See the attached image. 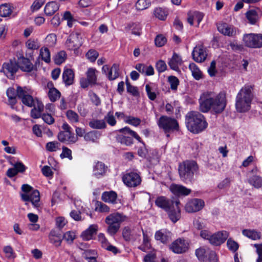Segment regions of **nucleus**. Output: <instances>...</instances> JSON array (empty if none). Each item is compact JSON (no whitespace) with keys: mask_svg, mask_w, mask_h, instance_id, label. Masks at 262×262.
<instances>
[{"mask_svg":"<svg viewBox=\"0 0 262 262\" xmlns=\"http://www.w3.org/2000/svg\"><path fill=\"white\" fill-rule=\"evenodd\" d=\"M108 170V166L103 162L95 161L93 166V176L97 179L105 176Z\"/></svg>","mask_w":262,"mask_h":262,"instance_id":"dca6fc26","label":"nucleus"},{"mask_svg":"<svg viewBox=\"0 0 262 262\" xmlns=\"http://www.w3.org/2000/svg\"><path fill=\"white\" fill-rule=\"evenodd\" d=\"M57 137L60 142L68 144L75 143L78 140V137L75 136L71 131H60Z\"/></svg>","mask_w":262,"mask_h":262,"instance_id":"4be33fe9","label":"nucleus"},{"mask_svg":"<svg viewBox=\"0 0 262 262\" xmlns=\"http://www.w3.org/2000/svg\"><path fill=\"white\" fill-rule=\"evenodd\" d=\"M180 204V201L176 200L174 205H173L170 207V209L166 211L169 219L173 223H176L181 218V211L179 207Z\"/></svg>","mask_w":262,"mask_h":262,"instance_id":"6ab92c4d","label":"nucleus"},{"mask_svg":"<svg viewBox=\"0 0 262 262\" xmlns=\"http://www.w3.org/2000/svg\"><path fill=\"white\" fill-rule=\"evenodd\" d=\"M12 10L7 4L0 6V16L7 17L11 14Z\"/></svg>","mask_w":262,"mask_h":262,"instance_id":"3c124183","label":"nucleus"},{"mask_svg":"<svg viewBox=\"0 0 262 262\" xmlns=\"http://www.w3.org/2000/svg\"><path fill=\"white\" fill-rule=\"evenodd\" d=\"M248 182L255 188H259L262 186V178L256 175H254L248 180Z\"/></svg>","mask_w":262,"mask_h":262,"instance_id":"79ce46f5","label":"nucleus"},{"mask_svg":"<svg viewBox=\"0 0 262 262\" xmlns=\"http://www.w3.org/2000/svg\"><path fill=\"white\" fill-rule=\"evenodd\" d=\"M169 249L176 254L184 253L188 249V244L185 240L181 238L173 241L169 246Z\"/></svg>","mask_w":262,"mask_h":262,"instance_id":"4468645a","label":"nucleus"},{"mask_svg":"<svg viewBox=\"0 0 262 262\" xmlns=\"http://www.w3.org/2000/svg\"><path fill=\"white\" fill-rule=\"evenodd\" d=\"M229 235L228 232L222 231L211 235L209 242L212 245L219 246L224 243Z\"/></svg>","mask_w":262,"mask_h":262,"instance_id":"aec40b11","label":"nucleus"},{"mask_svg":"<svg viewBox=\"0 0 262 262\" xmlns=\"http://www.w3.org/2000/svg\"><path fill=\"white\" fill-rule=\"evenodd\" d=\"M168 81L170 83V88L172 90H177L179 84L178 78L174 76H170L168 78Z\"/></svg>","mask_w":262,"mask_h":262,"instance_id":"864d4df0","label":"nucleus"},{"mask_svg":"<svg viewBox=\"0 0 262 262\" xmlns=\"http://www.w3.org/2000/svg\"><path fill=\"white\" fill-rule=\"evenodd\" d=\"M117 194L113 191H105L102 194L101 199L105 202L115 203Z\"/></svg>","mask_w":262,"mask_h":262,"instance_id":"2f4dec72","label":"nucleus"},{"mask_svg":"<svg viewBox=\"0 0 262 262\" xmlns=\"http://www.w3.org/2000/svg\"><path fill=\"white\" fill-rule=\"evenodd\" d=\"M67 59V54L64 51L58 52L54 57V61L56 64L60 65L64 62Z\"/></svg>","mask_w":262,"mask_h":262,"instance_id":"37998d69","label":"nucleus"},{"mask_svg":"<svg viewBox=\"0 0 262 262\" xmlns=\"http://www.w3.org/2000/svg\"><path fill=\"white\" fill-rule=\"evenodd\" d=\"M182 63L181 57L177 53H174L172 57L169 59L168 64L170 68L176 71L179 70V66Z\"/></svg>","mask_w":262,"mask_h":262,"instance_id":"c756f323","label":"nucleus"},{"mask_svg":"<svg viewBox=\"0 0 262 262\" xmlns=\"http://www.w3.org/2000/svg\"><path fill=\"white\" fill-rule=\"evenodd\" d=\"M39 56H41L42 60L47 63L50 62V52L48 48H42L40 50Z\"/></svg>","mask_w":262,"mask_h":262,"instance_id":"de8ad7c7","label":"nucleus"},{"mask_svg":"<svg viewBox=\"0 0 262 262\" xmlns=\"http://www.w3.org/2000/svg\"><path fill=\"white\" fill-rule=\"evenodd\" d=\"M98 55V52L97 51L93 49L89 50V51L86 54V57L91 62H94L97 58Z\"/></svg>","mask_w":262,"mask_h":262,"instance_id":"052dcab7","label":"nucleus"},{"mask_svg":"<svg viewBox=\"0 0 262 262\" xmlns=\"http://www.w3.org/2000/svg\"><path fill=\"white\" fill-rule=\"evenodd\" d=\"M111 126H114L116 124V120L114 116L113 112H109L104 117V120Z\"/></svg>","mask_w":262,"mask_h":262,"instance_id":"6e6d98bb","label":"nucleus"},{"mask_svg":"<svg viewBox=\"0 0 262 262\" xmlns=\"http://www.w3.org/2000/svg\"><path fill=\"white\" fill-rule=\"evenodd\" d=\"M96 255L97 252L95 250H84V252L82 253L83 257L88 259V262L91 261L92 260L97 261L96 259Z\"/></svg>","mask_w":262,"mask_h":262,"instance_id":"a19ab883","label":"nucleus"},{"mask_svg":"<svg viewBox=\"0 0 262 262\" xmlns=\"http://www.w3.org/2000/svg\"><path fill=\"white\" fill-rule=\"evenodd\" d=\"M60 143L57 141H52L46 144V148L48 151L53 152L60 149Z\"/></svg>","mask_w":262,"mask_h":262,"instance_id":"09e8293b","label":"nucleus"},{"mask_svg":"<svg viewBox=\"0 0 262 262\" xmlns=\"http://www.w3.org/2000/svg\"><path fill=\"white\" fill-rule=\"evenodd\" d=\"M126 91L135 97L139 96V92L137 87L131 85L127 78L126 79Z\"/></svg>","mask_w":262,"mask_h":262,"instance_id":"a18cd8bd","label":"nucleus"},{"mask_svg":"<svg viewBox=\"0 0 262 262\" xmlns=\"http://www.w3.org/2000/svg\"><path fill=\"white\" fill-rule=\"evenodd\" d=\"M89 125L94 129H104L106 127V124L104 120L93 119L90 121Z\"/></svg>","mask_w":262,"mask_h":262,"instance_id":"4c0bfd02","label":"nucleus"},{"mask_svg":"<svg viewBox=\"0 0 262 262\" xmlns=\"http://www.w3.org/2000/svg\"><path fill=\"white\" fill-rule=\"evenodd\" d=\"M75 74L73 70L65 67L64 68L62 74V81L65 85L68 86L73 84L74 81Z\"/></svg>","mask_w":262,"mask_h":262,"instance_id":"bb28decb","label":"nucleus"},{"mask_svg":"<svg viewBox=\"0 0 262 262\" xmlns=\"http://www.w3.org/2000/svg\"><path fill=\"white\" fill-rule=\"evenodd\" d=\"M205 203L203 200L200 199H193L189 201L185 205V210L187 212L191 213L201 210L204 206Z\"/></svg>","mask_w":262,"mask_h":262,"instance_id":"f3484780","label":"nucleus"},{"mask_svg":"<svg viewBox=\"0 0 262 262\" xmlns=\"http://www.w3.org/2000/svg\"><path fill=\"white\" fill-rule=\"evenodd\" d=\"M98 71L95 68H90L88 69V71L86 73L87 80L89 83L95 84L96 83L97 76L96 75V73Z\"/></svg>","mask_w":262,"mask_h":262,"instance_id":"473e14b6","label":"nucleus"},{"mask_svg":"<svg viewBox=\"0 0 262 262\" xmlns=\"http://www.w3.org/2000/svg\"><path fill=\"white\" fill-rule=\"evenodd\" d=\"M166 41V37L161 34L158 35L155 39V45L159 47L163 46Z\"/></svg>","mask_w":262,"mask_h":262,"instance_id":"bf43d9fd","label":"nucleus"},{"mask_svg":"<svg viewBox=\"0 0 262 262\" xmlns=\"http://www.w3.org/2000/svg\"><path fill=\"white\" fill-rule=\"evenodd\" d=\"M59 8V5L55 1L48 2L46 4L44 12L47 16H52Z\"/></svg>","mask_w":262,"mask_h":262,"instance_id":"c85d7f7f","label":"nucleus"},{"mask_svg":"<svg viewBox=\"0 0 262 262\" xmlns=\"http://www.w3.org/2000/svg\"><path fill=\"white\" fill-rule=\"evenodd\" d=\"M156 68L159 73H162L166 70L167 65L164 61L159 60L156 64Z\"/></svg>","mask_w":262,"mask_h":262,"instance_id":"680f3d73","label":"nucleus"},{"mask_svg":"<svg viewBox=\"0 0 262 262\" xmlns=\"http://www.w3.org/2000/svg\"><path fill=\"white\" fill-rule=\"evenodd\" d=\"M246 17L249 23L252 25L256 24L258 20V14L255 10H250L246 13Z\"/></svg>","mask_w":262,"mask_h":262,"instance_id":"ea45409f","label":"nucleus"},{"mask_svg":"<svg viewBox=\"0 0 262 262\" xmlns=\"http://www.w3.org/2000/svg\"><path fill=\"white\" fill-rule=\"evenodd\" d=\"M185 124L188 130L195 134L203 132L208 126L204 116L196 111H190L186 115Z\"/></svg>","mask_w":262,"mask_h":262,"instance_id":"f03ea898","label":"nucleus"},{"mask_svg":"<svg viewBox=\"0 0 262 262\" xmlns=\"http://www.w3.org/2000/svg\"><path fill=\"white\" fill-rule=\"evenodd\" d=\"M150 4L146 3V0H138L135 4L137 10H143L147 9Z\"/></svg>","mask_w":262,"mask_h":262,"instance_id":"13d9d810","label":"nucleus"},{"mask_svg":"<svg viewBox=\"0 0 262 262\" xmlns=\"http://www.w3.org/2000/svg\"><path fill=\"white\" fill-rule=\"evenodd\" d=\"M18 69L19 66L17 62L15 60H10L3 63L2 69L0 71L3 72L9 79H13L14 75Z\"/></svg>","mask_w":262,"mask_h":262,"instance_id":"f8f14e48","label":"nucleus"},{"mask_svg":"<svg viewBox=\"0 0 262 262\" xmlns=\"http://www.w3.org/2000/svg\"><path fill=\"white\" fill-rule=\"evenodd\" d=\"M75 238V234L73 231H69L66 232L62 236V239L68 244H72Z\"/></svg>","mask_w":262,"mask_h":262,"instance_id":"603ef678","label":"nucleus"},{"mask_svg":"<svg viewBox=\"0 0 262 262\" xmlns=\"http://www.w3.org/2000/svg\"><path fill=\"white\" fill-rule=\"evenodd\" d=\"M170 190L176 195H188L191 191V189L186 187L176 184H172L170 186Z\"/></svg>","mask_w":262,"mask_h":262,"instance_id":"a878e982","label":"nucleus"},{"mask_svg":"<svg viewBox=\"0 0 262 262\" xmlns=\"http://www.w3.org/2000/svg\"><path fill=\"white\" fill-rule=\"evenodd\" d=\"M21 190L25 192L20 195L23 201L31 202L35 208L39 207L40 193L38 190H33V188L28 184H23Z\"/></svg>","mask_w":262,"mask_h":262,"instance_id":"0eeeda50","label":"nucleus"},{"mask_svg":"<svg viewBox=\"0 0 262 262\" xmlns=\"http://www.w3.org/2000/svg\"><path fill=\"white\" fill-rule=\"evenodd\" d=\"M62 20H65L67 21V26L69 28H72L73 27V23L75 21L73 16L69 11H67L63 13Z\"/></svg>","mask_w":262,"mask_h":262,"instance_id":"49530a36","label":"nucleus"},{"mask_svg":"<svg viewBox=\"0 0 262 262\" xmlns=\"http://www.w3.org/2000/svg\"><path fill=\"white\" fill-rule=\"evenodd\" d=\"M160 129H162L167 137L169 134L178 132L180 126L178 121L174 118L165 115L161 116L157 121Z\"/></svg>","mask_w":262,"mask_h":262,"instance_id":"423d86ee","label":"nucleus"},{"mask_svg":"<svg viewBox=\"0 0 262 262\" xmlns=\"http://www.w3.org/2000/svg\"><path fill=\"white\" fill-rule=\"evenodd\" d=\"M120 132L125 133L126 134H129L132 137L135 138L139 142L142 143V146L140 147L138 149V155L139 157L147 159L148 161L151 162L152 160L154 157L151 156L149 153V150L147 148L144 142L141 140L140 137L137 134L136 132L130 129L128 127H125L121 128Z\"/></svg>","mask_w":262,"mask_h":262,"instance_id":"6e6552de","label":"nucleus"},{"mask_svg":"<svg viewBox=\"0 0 262 262\" xmlns=\"http://www.w3.org/2000/svg\"><path fill=\"white\" fill-rule=\"evenodd\" d=\"M168 14L167 10L161 7L156 8L154 11V16L161 20H165L167 18Z\"/></svg>","mask_w":262,"mask_h":262,"instance_id":"c9c22d12","label":"nucleus"},{"mask_svg":"<svg viewBox=\"0 0 262 262\" xmlns=\"http://www.w3.org/2000/svg\"><path fill=\"white\" fill-rule=\"evenodd\" d=\"M126 219L123 213L115 212L108 215L105 220L107 225V233L111 236H114L118 232L121 223Z\"/></svg>","mask_w":262,"mask_h":262,"instance_id":"39448f33","label":"nucleus"},{"mask_svg":"<svg viewBox=\"0 0 262 262\" xmlns=\"http://www.w3.org/2000/svg\"><path fill=\"white\" fill-rule=\"evenodd\" d=\"M7 95L8 97L9 103L13 106L14 105L16 102V89L15 90L14 88H9L7 90Z\"/></svg>","mask_w":262,"mask_h":262,"instance_id":"f704fd0d","label":"nucleus"},{"mask_svg":"<svg viewBox=\"0 0 262 262\" xmlns=\"http://www.w3.org/2000/svg\"><path fill=\"white\" fill-rule=\"evenodd\" d=\"M199 167L196 162L186 160L179 166V173L181 180L185 183H192L195 181L194 175L198 171Z\"/></svg>","mask_w":262,"mask_h":262,"instance_id":"20e7f679","label":"nucleus"},{"mask_svg":"<svg viewBox=\"0 0 262 262\" xmlns=\"http://www.w3.org/2000/svg\"><path fill=\"white\" fill-rule=\"evenodd\" d=\"M89 95L91 101L95 105L98 106L101 104V100L96 93L91 92L89 93Z\"/></svg>","mask_w":262,"mask_h":262,"instance_id":"e2e57ef3","label":"nucleus"},{"mask_svg":"<svg viewBox=\"0 0 262 262\" xmlns=\"http://www.w3.org/2000/svg\"><path fill=\"white\" fill-rule=\"evenodd\" d=\"M60 157L62 159L67 158L69 160H72L73 159L72 150L66 146H63L62 152L60 154Z\"/></svg>","mask_w":262,"mask_h":262,"instance_id":"0e129e2a","label":"nucleus"},{"mask_svg":"<svg viewBox=\"0 0 262 262\" xmlns=\"http://www.w3.org/2000/svg\"><path fill=\"white\" fill-rule=\"evenodd\" d=\"M245 45L251 48L262 47V34H246L243 36Z\"/></svg>","mask_w":262,"mask_h":262,"instance_id":"9d476101","label":"nucleus"},{"mask_svg":"<svg viewBox=\"0 0 262 262\" xmlns=\"http://www.w3.org/2000/svg\"><path fill=\"white\" fill-rule=\"evenodd\" d=\"M61 96L60 92L57 89L49 90L48 92V97L51 102H55Z\"/></svg>","mask_w":262,"mask_h":262,"instance_id":"8fccbe9b","label":"nucleus"},{"mask_svg":"<svg viewBox=\"0 0 262 262\" xmlns=\"http://www.w3.org/2000/svg\"><path fill=\"white\" fill-rule=\"evenodd\" d=\"M242 233L245 236L252 239V240H257L261 238V233L255 230L244 229Z\"/></svg>","mask_w":262,"mask_h":262,"instance_id":"72a5a7b5","label":"nucleus"},{"mask_svg":"<svg viewBox=\"0 0 262 262\" xmlns=\"http://www.w3.org/2000/svg\"><path fill=\"white\" fill-rule=\"evenodd\" d=\"M199 102L201 112L207 113L212 110L215 113L219 114L226 106V95L224 92L216 95L213 92H205L201 95Z\"/></svg>","mask_w":262,"mask_h":262,"instance_id":"f257e3e1","label":"nucleus"},{"mask_svg":"<svg viewBox=\"0 0 262 262\" xmlns=\"http://www.w3.org/2000/svg\"><path fill=\"white\" fill-rule=\"evenodd\" d=\"M122 236L124 239L127 242L135 240V237L129 227H125L124 228L122 231Z\"/></svg>","mask_w":262,"mask_h":262,"instance_id":"c03bdc74","label":"nucleus"},{"mask_svg":"<svg viewBox=\"0 0 262 262\" xmlns=\"http://www.w3.org/2000/svg\"><path fill=\"white\" fill-rule=\"evenodd\" d=\"M171 236L172 233L170 231L167 230L162 229L156 232L155 238L156 241H159L164 245H167L171 241Z\"/></svg>","mask_w":262,"mask_h":262,"instance_id":"412c9836","label":"nucleus"},{"mask_svg":"<svg viewBox=\"0 0 262 262\" xmlns=\"http://www.w3.org/2000/svg\"><path fill=\"white\" fill-rule=\"evenodd\" d=\"M81 33L73 32L70 34L66 40V45L70 50H74L81 45Z\"/></svg>","mask_w":262,"mask_h":262,"instance_id":"ddd939ff","label":"nucleus"},{"mask_svg":"<svg viewBox=\"0 0 262 262\" xmlns=\"http://www.w3.org/2000/svg\"><path fill=\"white\" fill-rule=\"evenodd\" d=\"M67 223V221L63 217L59 216L56 219V226L59 230L62 229Z\"/></svg>","mask_w":262,"mask_h":262,"instance_id":"774afa93","label":"nucleus"},{"mask_svg":"<svg viewBox=\"0 0 262 262\" xmlns=\"http://www.w3.org/2000/svg\"><path fill=\"white\" fill-rule=\"evenodd\" d=\"M126 122L133 126H137L140 125L141 123V120L139 118L128 116L127 117Z\"/></svg>","mask_w":262,"mask_h":262,"instance_id":"338daca9","label":"nucleus"},{"mask_svg":"<svg viewBox=\"0 0 262 262\" xmlns=\"http://www.w3.org/2000/svg\"><path fill=\"white\" fill-rule=\"evenodd\" d=\"M17 63L19 68L24 72H30L33 70L37 71V70L36 65H33L28 58L23 56L18 58Z\"/></svg>","mask_w":262,"mask_h":262,"instance_id":"393cba45","label":"nucleus"},{"mask_svg":"<svg viewBox=\"0 0 262 262\" xmlns=\"http://www.w3.org/2000/svg\"><path fill=\"white\" fill-rule=\"evenodd\" d=\"M118 130V131L122 133V134L118 135L116 136V140L120 143L122 144L125 145L126 146H129L133 144V138L127 136V135H129V134H126L125 133L120 132V130ZM130 136H131L130 135Z\"/></svg>","mask_w":262,"mask_h":262,"instance_id":"7c9ffc66","label":"nucleus"},{"mask_svg":"<svg viewBox=\"0 0 262 262\" xmlns=\"http://www.w3.org/2000/svg\"><path fill=\"white\" fill-rule=\"evenodd\" d=\"M252 90L251 85H245L238 93L235 103L236 109L238 112L244 113L250 110L253 98Z\"/></svg>","mask_w":262,"mask_h":262,"instance_id":"7ed1b4c3","label":"nucleus"},{"mask_svg":"<svg viewBox=\"0 0 262 262\" xmlns=\"http://www.w3.org/2000/svg\"><path fill=\"white\" fill-rule=\"evenodd\" d=\"M16 93L17 97L18 99L21 100L24 105L30 107L35 105V99L32 96L33 92L29 87H22L17 85L16 88Z\"/></svg>","mask_w":262,"mask_h":262,"instance_id":"1a4fd4ad","label":"nucleus"},{"mask_svg":"<svg viewBox=\"0 0 262 262\" xmlns=\"http://www.w3.org/2000/svg\"><path fill=\"white\" fill-rule=\"evenodd\" d=\"M175 201L169 199L164 196H160L155 200V204L166 212L170 209L173 205H174Z\"/></svg>","mask_w":262,"mask_h":262,"instance_id":"b1692460","label":"nucleus"},{"mask_svg":"<svg viewBox=\"0 0 262 262\" xmlns=\"http://www.w3.org/2000/svg\"><path fill=\"white\" fill-rule=\"evenodd\" d=\"M101 134L98 131L93 130L85 134L84 139L86 141L95 142L100 137Z\"/></svg>","mask_w":262,"mask_h":262,"instance_id":"58836bf2","label":"nucleus"},{"mask_svg":"<svg viewBox=\"0 0 262 262\" xmlns=\"http://www.w3.org/2000/svg\"><path fill=\"white\" fill-rule=\"evenodd\" d=\"M194 60L198 62H202L206 59L207 54L206 49L203 46H198L194 48L192 53Z\"/></svg>","mask_w":262,"mask_h":262,"instance_id":"5701e85b","label":"nucleus"},{"mask_svg":"<svg viewBox=\"0 0 262 262\" xmlns=\"http://www.w3.org/2000/svg\"><path fill=\"white\" fill-rule=\"evenodd\" d=\"M189 68L191 72L192 76L195 80H199L203 78L202 72L195 63H190L189 65Z\"/></svg>","mask_w":262,"mask_h":262,"instance_id":"e433bc0d","label":"nucleus"},{"mask_svg":"<svg viewBox=\"0 0 262 262\" xmlns=\"http://www.w3.org/2000/svg\"><path fill=\"white\" fill-rule=\"evenodd\" d=\"M119 66L117 63H114L111 68L107 65H104L102 68V72L105 74L109 80L112 81L119 76Z\"/></svg>","mask_w":262,"mask_h":262,"instance_id":"2eb2a0df","label":"nucleus"},{"mask_svg":"<svg viewBox=\"0 0 262 262\" xmlns=\"http://www.w3.org/2000/svg\"><path fill=\"white\" fill-rule=\"evenodd\" d=\"M67 117L72 122H77L79 121L78 114L72 110H68L66 113Z\"/></svg>","mask_w":262,"mask_h":262,"instance_id":"4d7b16f0","label":"nucleus"},{"mask_svg":"<svg viewBox=\"0 0 262 262\" xmlns=\"http://www.w3.org/2000/svg\"><path fill=\"white\" fill-rule=\"evenodd\" d=\"M98 231V226L96 224H93L83 231L81 234V237L85 241H89L93 238V237L97 234Z\"/></svg>","mask_w":262,"mask_h":262,"instance_id":"cd10ccee","label":"nucleus"},{"mask_svg":"<svg viewBox=\"0 0 262 262\" xmlns=\"http://www.w3.org/2000/svg\"><path fill=\"white\" fill-rule=\"evenodd\" d=\"M122 181L128 187H136L141 184V178L137 172L126 171L122 176Z\"/></svg>","mask_w":262,"mask_h":262,"instance_id":"9b49d317","label":"nucleus"},{"mask_svg":"<svg viewBox=\"0 0 262 262\" xmlns=\"http://www.w3.org/2000/svg\"><path fill=\"white\" fill-rule=\"evenodd\" d=\"M217 30L222 34L229 37H234L236 35L237 29L233 26L226 23H220L217 24Z\"/></svg>","mask_w":262,"mask_h":262,"instance_id":"a211bd4d","label":"nucleus"},{"mask_svg":"<svg viewBox=\"0 0 262 262\" xmlns=\"http://www.w3.org/2000/svg\"><path fill=\"white\" fill-rule=\"evenodd\" d=\"M227 246L229 250L233 252H236L239 248L238 243L231 238L227 240Z\"/></svg>","mask_w":262,"mask_h":262,"instance_id":"5fc2aeb1","label":"nucleus"},{"mask_svg":"<svg viewBox=\"0 0 262 262\" xmlns=\"http://www.w3.org/2000/svg\"><path fill=\"white\" fill-rule=\"evenodd\" d=\"M253 247L256 248V253L258 255L256 262H262V243L255 244Z\"/></svg>","mask_w":262,"mask_h":262,"instance_id":"69168bd1","label":"nucleus"}]
</instances>
